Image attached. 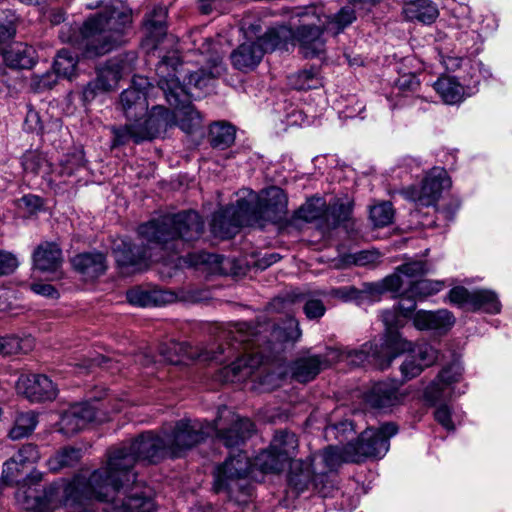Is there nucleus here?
<instances>
[{"mask_svg":"<svg viewBox=\"0 0 512 512\" xmlns=\"http://www.w3.org/2000/svg\"><path fill=\"white\" fill-rule=\"evenodd\" d=\"M290 84L297 90H309L321 86V80L318 77L317 69L311 68L292 75Z\"/></svg>","mask_w":512,"mask_h":512,"instance_id":"nucleus-49","label":"nucleus"},{"mask_svg":"<svg viewBox=\"0 0 512 512\" xmlns=\"http://www.w3.org/2000/svg\"><path fill=\"white\" fill-rule=\"evenodd\" d=\"M33 262L42 272L57 273L62 265V251L54 242L42 243L33 253Z\"/></svg>","mask_w":512,"mask_h":512,"instance_id":"nucleus-32","label":"nucleus"},{"mask_svg":"<svg viewBox=\"0 0 512 512\" xmlns=\"http://www.w3.org/2000/svg\"><path fill=\"white\" fill-rule=\"evenodd\" d=\"M13 457L26 465L36 463L40 458V454L36 445L26 444L23 445Z\"/></svg>","mask_w":512,"mask_h":512,"instance_id":"nucleus-64","label":"nucleus"},{"mask_svg":"<svg viewBox=\"0 0 512 512\" xmlns=\"http://www.w3.org/2000/svg\"><path fill=\"white\" fill-rule=\"evenodd\" d=\"M251 466L248 456L241 451L236 456H229L222 465L216 468L215 491H226L229 497H232L234 489L243 488L240 482L250 472Z\"/></svg>","mask_w":512,"mask_h":512,"instance_id":"nucleus-15","label":"nucleus"},{"mask_svg":"<svg viewBox=\"0 0 512 512\" xmlns=\"http://www.w3.org/2000/svg\"><path fill=\"white\" fill-rule=\"evenodd\" d=\"M143 247L133 246L131 243L122 241L114 248V255L117 264L122 268H131L132 272L141 271L148 267L149 261L154 254Z\"/></svg>","mask_w":512,"mask_h":512,"instance_id":"nucleus-26","label":"nucleus"},{"mask_svg":"<svg viewBox=\"0 0 512 512\" xmlns=\"http://www.w3.org/2000/svg\"><path fill=\"white\" fill-rule=\"evenodd\" d=\"M417 298V296H414L410 292V288H408L400 295V300L395 307L403 317L409 318L416 308Z\"/></svg>","mask_w":512,"mask_h":512,"instance_id":"nucleus-62","label":"nucleus"},{"mask_svg":"<svg viewBox=\"0 0 512 512\" xmlns=\"http://www.w3.org/2000/svg\"><path fill=\"white\" fill-rule=\"evenodd\" d=\"M482 310L486 313L497 314L501 310V303L497 294L488 289L473 291L471 311Z\"/></svg>","mask_w":512,"mask_h":512,"instance_id":"nucleus-44","label":"nucleus"},{"mask_svg":"<svg viewBox=\"0 0 512 512\" xmlns=\"http://www.w3.org/2000/svg\"><path fill=\"white\" fill-rule=\"evenodd\" d=\"M315 473L311 464H305L300 460H295L290 465V472L288 476L289 487L297 493H301L313 485L318 489L320 485H315Z\"/></svg>","mask_w":512,"mask_h":512,"instance_id":"nucleus-35","label":"nucleus"},{"mask_svg":"<svg viewBox=\"0 0 512 512\" xmlns=\"http://www.w3.org/2000/svg\"><path fill=\"white\" fill-rule=\"evenodd\" d=\"M104 480L93 485L91 476L87 480L76 476L72 481L51 484L43 496H26L25 508L33 512H53L62 506L68 512H155V504L149 497L131 493L127 499L111 491Z\"/></svg>","mask_w":512,"mask_h":512,"instance_id":"nucleus-2","label":"nucleus"},{"mask_svg":"<svg viewBox=\"0 0 512 512\" xmlns=\"http://www.w3.org/2000/svg\"><path fill=\"white\" fill-rule=\"evenodd\" d=\"M450 185L451 181L446 170L434 167L426 174L420 185L405 188L401 190V194L417 206L430 207L437 203L442 191Z\"/></svg>","mask_w":512,"mask_h":512,"instance_id":"nucleus-12","label":"nucleus"},{"mask_svg":"<svg viewBox=\"0 0 512 512\" xmlns=\"http://www.w3.org/2000/svg\"><path fill=\"white\" fill-rule=\"evenodd\" d=\"M351 455L348 444L342 448L336 446H329L322 452L316 453L312 456L311 466L314 470L315 485L324 486V479L327 474L336 471L343 463L352 462L348 459Z\"/></svg>","mask_w":512,"mask_h":512,"instance_id":"nucleus-20","label":"nucleus"},{"mask_svg":"<svg viewBox=\"0 0 512 512\" xmlns=\"http://www.w3.org/2000/svg\"><path fill=\"white\" fill-rule=\"evenodd\" d=\"M17 390L29 400L39 402L52 400L56 397L57 389L45 375H22L17 381Z\"/></svg>","mask_w":512,"mask_h":512,"instance_id":"nucleus-22","label":"nucleus"},{"mask_svg":"<svg viewBox=\"0 0 512 512\" xmlns=\"http://www.w3.org/2000/svg\"><path fill=\"white\" fill-rule=\"evenodd\" d=\"M96 419V408L89 403H76L71 405L59 421V431L65 435H72L82 430L88 423Z\"/></svg>","mask_w":512,"mask_h":512,"instance_id":"nucleus-24","label":"nucleus"},{"mask_svg":"<svg viewBox=\"0 0 512 512\" xmlns=\"http://www.w3.org/2000/svg\"><path fill=\"white\" fill-rule=\"evenodd\" d=\"M262 27V21L260 19H254L252 15L245 16L241 22V29L248 41H254L253 38H256L255 41H258V38L262 36L260 35Z\"/></svg>","mask_w":512,"mask_h":512,"instance_id":"nucleus-61","label":"nucleus"},{"mask_svg":"<svg viewBox=\"0 0 512 512\" xmlns=\"http://www.w3.org/2000/svg\"><path fill=\"white\" fill-rule=\"evenodd\" d=\"M24 467V464L12 456L3 464L2 481L8 485L18 483L23 474Z\"/></svg>","mask_w":512,"mask_h":512,"instance_id":"nucleus-55","label":"nucleus"},{"mask_svg":"<svg viewBox=\"0 0 512 512\" xmlns=\"http://www.w3.org/2000/svg\"><path fill=\"white\" fill-rule=\"evenodd\" d=\"M303 311L309 320H318L324 316L326 307L322 300L314 297H307L305 298Z\"/></svg>","mask_w":512,"mask_h":512,"instance_id":"nucleus-60","label":"nucleus"},{"mask_svg":"<svg viewBox=\"0 0 512 512\" xmlns=\"http://www.w3.org/2000/svg\"><path fill=\"white\" fill-rule=\"evenodd\" d=\"M84 166V154L82 151H78L72 154H68L61 161L57 174L60 177H70L74 175L76 171Z\"/></svg>","mask_w":512,"mask_h":512,"instance_id":"nucleus-53","label":"nucleus"},{"mask_svg":"<svg viewBox=\"0 0 512 512\" xmlns=\"http://www.w3.org/2000/svg\"><path fill=\"white\" fill-rule=\"evenodd\" d=\"M434 89L446 104H456L462 101L464 89L452 77H441L434 83Z\"/></svg>","mask_w":512,"mask_h":512,"instance_id":"nucleus-42","label":"nucleus"},{"mask_svg":"<svg viewBox=\"0 0 512 512\" xmlns=\"http://www.w3.org/2000/svg\"><path fill=\"white\" fill-rule=\"evenodd\" d=\"M398 428L388 422L378 428L365 429L355 442H349L352 463H360L367 458H382L389 450L391 437L396 435Z\"/></svg>","mask_w":512,"mask_h":512,"instance_id":"nucleus-10","label":"nucleus"},{"mask_svg":"<svg viewBox=\"0 0 512 512\" xmlns=\"http://www.w3.org/2000/svg\"><path fill=\"white\" fill-rule=\"evenodd\" d=\"M292 18H298L299 25L293 32L300 52L306 58H313L325 51L326 40L323 36L325 25L322 23V7L307 6L293 11Z\"/></svg>","mask_w":512,"mask_h":512,"instance_id":"nucleus-8","label":"nucleus"},{"mask_svg":"<svg viewBox=\"0 0 512 512\" xmlns=\"http://www.w3.org/2000/svg\"><path fill=\"white\" fill-rule=\"evenodd\" d=\"M71 263L78 273L89 280L98 278L107 269L106 256L97 251L77 254L72 258Z\"/></svg>","mask_w":512,"mask_h":512,"instance_id":"nucleus-30","label":"nucleus"},{"mask_svg":"<svg viewBox=\"0 0 512 512\" xmlns=\"http://www.w3.org/2000/svg\"><path fill=\"white\" fill-rule=\"evenodd\" d=\"M262 364V356L252 354L238 357L231 364L219 371V379L223 382H240L248 379Z\"/></svg>","mask_w":512,"mask_h":512,"instance_id":"nucleus-28","label":"nucleus"},{"mask_svg":"<svg viewBox=\"0 0 512 512\" xmlns=\"http://www.w3.org/2000/svg\"><path fill=\"white\" fill-rule=\"evenodd\" d=\"M250 210L251 204L246 199H239L236 205L220 209L213 215L211 232L226 239L234 236L242 226H254L255 216L249 214Z\"/></svg>","mask_w":512,"mask_h":512,"instance_id":"nucleus-13","label":"nucleus"},{"mask_svg":"<svg viewBox=\"0 0 512 512\" xmlns=\"http://www.w3.org/2000/svg\"><path fill=\"white\" fill-rule=\"evenodd\" d=\"M133 23V10L122 0H112L81 26L83 54L103 56L126 42Z\"/></svg>","mask_w":512,"mask_h":512,"instance_id":"nucleus-4","label":"nucleus"},{"mask_svg":"<svg viewBox=\"0 0 512 512\" xmlns=\"http://www.w3.org/2000/svg\"><path fill=\"white\" fill-rule=\"evenodd\" d=\"M144 117L143 121L140 120L121 127L113 126L111 128L114 135L113 146L123 145L130 140L135 143L152 140L173 126L171 112L161 105L153 106Z\"/></svg>","mask_w":512,"mask_h":512,"instance_id":"nucleus-9","label":"nucleus"},{"mask_svg":"<svg viewBox=\"0 0 512 512\" xmlns=\"http://www.w3.org/2000/svg\"><path fill=\"white\" fill-rule=\"evenodd\" d=\"M463 367L453 363L443 368L437 377L426 387L424 398L430 404L445 400L455 393L454 384L461 381Z\"/></svg>","mask_w":512,"mask_h":512,"instance_id":"nucleus-17","label":"nucleus"},{"mask_svg":"<svg viewBox=\"0 0 512 512\" xmlns=\"http://www.w3.org/2000/svg\"><path fill=\"white\" fill-rule=\"evenodd\" d=\"M165 16L166 12L163 8L154 9L151 14L146 16V38L143 44L149 50L158 49L159 44L166 37Z\"/></svg>","mask_w":512,"mask_h":512,"instance_id":"nucleus-33","label":"nucleus"},{"mask_svg":"<svg viewBox=\"0 0 512 512\" xmlns=\"http://www.w3.org/2000/svg\"><path fill=\"white\" fill-rule=\"evenodd\" d=\"M21 163L27 174L34 176L41 174L49 184L56 183V176L50 174L51 165L42 153L28 151L23 155Z\"/></svg>","mask_w":512,"mask_h":512,"instance_id":"nucleus-37","label":"nucleus"},{"mask_svg":"<svg viewBox=\"0 0 512 512\" xmlns=\"http://www.w3.org/2000/svg\"><path fill=\"white\" fill-rule=\"evenodd\" d=\"M235 127L226 122H216L209 130V142L213 148L224 150L235 141Z\"/></svg>","mask_w":512,"mask_h":512,"instance_id":"nucleus-40","label":"nucleus"},{"mask_svg":"<svg viewBox=\"0 0 512 512\" xmlns=\"http://www.w3.org/2000/svg\"><path fill=\"white\" fill-rule=\"evenodd\" d=\"M251 204L249 214L255 216V225L264 227L266 222H278L282 220L287 212V196L284 191L272 186L266 189L261 196L250 194L246 199Z\"/></svg>","mask_w":512,"mask_h":512,"instance_id":"nucleus-11","label":"nucleus"},{"mask_svg":"<svg viewBox=\"0 0 512 512\" xmlns=\"http://www.w3.org/2000/svg\"><path fill=\"white\" fill-rule=\"evenodd\" d=\"M356 19L355 10L351 5L343 6L337 13L332 16L326 15L322 8V23L325 29L334 35L342 32Z\"/></svg>","mask_w":512,"mask_h":512,"instance_id":"nucleus-39","label":"nucleus"},{"mask_svg":"<svg viewBox=\"0 0 512 512\" xmlns=\"http://www.w3.org/2000/svg\"><path fill=\"white\" fill-rule=\"evenodd\" d=\"M5 63L16 69H29L34 65V49L22 43L15 44L4 52Z\"/></svg>","mask_w":512,"mask_h":512,"instance_id":"nucleus-38","label":"nucleus"},{"mask_svg":"<svg viewBox=\"0 0 512 512\" xmlns=\"http://www.w3.org/2000/svg\"><path fill=\"white\" fill-rule=\"evenodd\" d=\"M403 14L409 21L431 24L439 16V10L431 0H414L404 5Z\"/></svg>","mask_w":512,"mask_h":512,"instance_id":"nucleus-34","label":"nucleus"},{"mask_svg":"<svg viewBox=\"0 0 512 512\" xmlns=\"http://www.w3.org/2000/svg\"><path fill=\"white\" fill-rule=\"evenodd\" d=\"M410 279L408 281V285L410 288V292L417 296L418 298H426L428 296L434 295L441 290L444 289L445 283L443 281L438 280H429V279H421V280H415Z\"/></svg>","mask_w":512,"mask_h":512,"instance_id":"nucleus-47","label":"nucleus"},{"mask_svg":"<svg viewBox=\"0 0 512 512\" xmlns=\"http://www.w3.org/2000/svg\"><path fill=\"white\" fill-rule=\"evenodd\" d=\"M166 455L169 452L164 434L158 435L152 431L142 433L131 443L111 450L106 466L91 474V482L100 485L104 480L110 485L111 491L127 499L130 494H127L124 487L135 481L132 469L136 462L158 463Z\"/></svg>","mask_w":512,"mask_h":512,"instance_id":"nucleus-3","label":"nucleus"},{"mask_svg":"<svg viewBox=\"0 0 512 512\" xmlns=\"http://www.w3.org/2000/svg\"><path fill=\"white\" fill-rule=\"evenodd\" d=\"M80 459L81 449L65 447L48 460V467L51 471L56 472L62 468L76 465Z\"/></svg>","mask_w":512,"mask_h":512,"instance_id":"nucleus-45","label":"nucleus"},{"mask_svg":"<svg viewBox=\"0 0 512 512\" xmlns=\"http://www.w3.org/2000/svg\"><path fill=\"white\" fill-rule=\"evenodd\" d=\"M135 52H127L108 59L97 69L96 80L104 91H111L117 87L124 74L130 72L136 62Z\"/></svg>","mask_w":512,"mask_h":512,"instance_id":"nucleus-18","label":"nucleus"},{"mask_svg":"<svg viewBox=\"0 0 512 512\" xmlns=\"http://www.w3.org/2000/svg\"><path fill=\"white\" fill-rule=\"evenodd\" d=\"M151 84L144 76H134L129 88L122 91L119 107L130 123H136L146 116L148 111V89Z\"/></svg>","mask_w":512,"mask_h":512,"instance_id":"nucleus-16","label":"nucleus"},{"mask_svg":"<svg viewBox=\"0 0 512 512\" xmlns=\"http://www.w3.org/2000/svg\"><path fill=\"white\" fill-rule=\"evenodd\" d=\"M289 464L291 462L288 459L268 448L255 458L253 465L264 473H279Z\"/></svg>","mask_w":512,"mask_h":512,"instance_id":"nucleus-43","label":"nucleus"},{"mask_svg":"<svg viewBox=\"0 0 512 512\" xmlns=\"http://www.w3.org/2000/svg\"><path fill=\"white\" fill-rule=\"evenodd\" d=\"M197 49L202 55H206L208 69L202 67L192 71L183 67L177 51L163 56L156 66L158 86L167 102L175 109L171 113L173 125H178L186 133H191L201 124V115L191 103V90H203L212 79L220 77L226 71L218 42L205 38Z\"/></svg>","mask_w":512,"mask_h":512,"instance_id":"nucleus-1","label":"nucleus"},{"mask_svg":"<svg viewBox=\"0 0 512 512\" xmlns=\"http://www.w3.org/2000/svg\"><path fill=\"white\" fill-rule=\"evenodd\" d=\"M31 347L30 339H20L16 336L0 337V354L10 356L19 352H26Z\"/></svg>","mask_w":512,"mask_h":512,"instance_id":"nucleus-52","label":"nucleus"},{"mask_svg":"<svg viewBox=\"0 0 512 512\" xmlns=\"http://www.w3.org/2000/svg\"><path fill=\"white\" fill-rule=\"evenodd\" d=\"M405 356L400 366V371L404 380H410L417 377L422 371L433 365L438 357V352L431 345L422 343L411 349Z\"/></svg>","mask_w":512,"mask_h":512,"instance_id":"nucleus-21","label":"nucleus"},{"mask_svg":"<svg viewBox=\"0 0 512 512\" xmlns=\"http://www.w3.org/2000/svg\"><path fill=\"white\" fill-rule=\"evenodd\" d=\"M37 425V416L34 412L21 413L17 416L9 436L13 440H19L29 436Z\"/></svg>","mask_w":512,"mask_h":512,"instance_id":"nucleus-46","label":"nucleus"},{"mask_svg":"<svg viewBox=\"0 0 512 512\" xmlns=\"http://www.w3.org/2000/svg\"><path fill=\"white\" fill-rule=\"evenodd\" d=\"M276 337L284 342H295L301 337L299 322L294 317H289L283 326L275 329Z\"/></svg>","mask_w":512,"mask_h":512,"instance_id":"nucleus-56","label":"nucleus"},{"mask_svg":"<svg viewBox=\"0 0 512 512\" xmlns=\"http://www.w3.org/2000/svg\"><path fill=\"white\" fill-rule=\"evenodd\" d=\"M254 331L246 322L235 323L229 329L221 332L219 343L209 348L192 347L185 342L170 340L161 344V358L173 365L187 364V361L199 360L223 364L234 356L240 349L246 351L244 344L251 341Z\"/></svg>","mask_w":512,"mask_h":512,"instance_id":"nucleus-5","label":"nucleus"},{"mask_svg":"<svg viewBox=\"0 0 512 512\" xmlns=\"http://www.w3.org/2000/svg\"><path fill=\"white\" fill-rule=\"evenodd\" d=\"M394 218V209L390 202H381L370 208V219L375 227L390 225Z\"/></svg>","mask_w":512,"mask_h":512,"instance_id":"nucleus-51","label":"nucleus"},{"mask_svg":"<svg viewBox=\"0 0 512 512\" xmlns=\"http://www.w3.org/2000/svg\"><path fill=\"white\" fill-rule=\"evenodd\" d=\"M263 56L264 52L258 41H246L231 52L230 60L235 69L248 72L259 65Z\"/></svg>","mask_w":512,"mask_h":512,"instance_id":"nucleus-29","label":"nucleus"},{"mask_svg":"<svg viewBox=\"0 0 512 512\" xmlns=\"http://www.w3.org/2000/svg\"><path fill=\"white\" fill-rule=\"evenodd\" d=\"M404 396L399 392L397 382L390 380L374 384L367 392L365 401L372 408L383 409L401 403Z\"/></svg>","mask_w":512,"mask_h":512,"instance_id":"nucleus-27","label":"nucleus"},{"mask_svg":"<svg viewBox=\"0 0 512 512\" xmlns=\"http://www.w3.org/2000/svg\"><path fill=\"white\" fill-rule=\"evenodd\" d=\"M225 260L222 255L202 252L198 255L196 263L209 265L213 273H224L223 263Z\"/></svg>","mask_w":512,"mask_h":512,"instance_id":"nucleus-63","label":"nucleus"},{"mask_svg":"<svg viewBox=\"0 0 512 512\" xmlns=\"http://www.w3.org/2000/svg\"><path fill=\"white\" fill-rule=\"evenodd\" d=\"M127 300L130 304L139 307H148L156 305V298L150 292L133 288L127 292Z\"/></svg>","mask_w":512,"mask_h":512,"instance_id":"nucleus-58","label":"nucleus"},{"mask_svg":"<svg viewBox=\"0 0 512 512\" xmlns=\"http://www.w3.org/2000/svg\"><path fill=\"white\" fill-rule=\"evenodd\" d=\"M204 231L200 215L192 210L166 214L138 228L139 235L160 250L179 253L185 243L198 240Z\"/></svg>","mask_w":512,"mask_h":512,"instance_id":"nucleus-7","label":"nucleus"},{"mask_svg":"<svg viewBox=\"0 0 512 512\" xmlns=\"http://www.w3.org/2000/svg\"><path fill=\"white\" fill-rule=\"evenodd\" d=\"M332 364L336 362H346L348 365L358 367L363 365L365 362L374 363L379 369L383 370L387 368L392 360L396 357V354H392L389 350H386L381 345V349L375 344H364L360 349H338L329 348Z\"/></svg>","mask_w":512,"mask_h":512,"instance_id":"nucleus-14","label":"nucleus"},{"mask_svg":"<svg viewBox=\"0 0 512 512\" xmlns=\"http://www.w3.org/2000/svg\"><path fill=\"white\" fill-rule=\"evenodd\" d=\"M254 432V424L247 418H233V424L227 429H218V422H200L183 419L175 424L170 434L164 433L166 445L171 457L181 454L207 437L216 434L217 438L228 448L238 447Z\"/></svg>","mask_w":512,"mask_h":512,"instance_id":"nucleus-6","label":"nucleus"},{"mask_svg":"<svg viewBox=\"0 0 512 512\" xmlns=\"http://www.w3.org/2000/svg\"><path fill=\"white\" fill-rule=\"evenodd\" d=\"M353 423L349 420L341 421L337 424L329 425L325 428V436L330 439L334 437L339 442L348 440L354 434Z\"/></svg>","mask_w":512,"mask_h":512,"instance_id":"nucleus-57","label":"nucleus"},{"mask_svg":"<svg viewBox=\"0 0 512 512\" xmlns=\"http://www.w3.org/2000/svg\"><path fill=\"white\" fill-rule=\"evenodd\" d=\"M77 59L69 50L62 49L58 52L53 68L58 76L71 78L76 69Z\"/></svg>","mask_w":512,"mask_h":512,"instance_id":"nucleus-48","label":"nucleus"},{"mask_svg":"<svg viewBox=\"0 0 512 512\" xmlns=\"http://www.w3.org/2000/svg\"><path fill=\"white\" fill-rule=\"evenodd\" d=\"M406 319L395 306L382 312V321L386 328V336L382 346L392 354L397 355L410 347V343L404 340L397 331L404 326Z\"/></svg>","mask_w":512,"mask_h":512,"instance_id":"nucleus-23","label":"nucleus"},{"mask_svg":"<svg viewBox=\"0 0 512 512\" xmlns=\"http://www.w3.org/2000/svg\"><path fill=\"white\" fill-rule=\"evenodd\" d=\"M269 448L272 452H276L292 463L298 448V439L292 432L278 431L275 433Z\"/></svg>","mask_w":512,"mask_h":512,"instance_id":"nucleus-41","label":"nucleus"},{"mask_svg":"<svg viewBox=\"0 0 512 512\" xmlns=\"http://www.w3.org/2000/svg\"><path fill=\"white\" fill-rule=\"evenodd\" d=\"M454 322L453 314L446 309L434 312L420 310L413 317V324L418 330H447Z\"/></svg>","mask_w":512,"mask_h":512,"instance_id":"nucleus-31","label":"nucleus"},{"mask_svg":"<svg viewBox=\"0 0 512 512\" xmlns=\"http://www.w3.org/2000/svg\"><path fill=\"white\" fill-rule=\"evenodd\" d=\"M473 291L462 286H456L449 291L448 297L451 303L468 310H471Z\"/></svg>","mask_w":512,"mask_h":512,"instance_id":"nucleus-59","label":"nucleus"},{"mask_svg":"<svg viewBox=\"0 0 512 512\" xmlns=\"http://www.w3.org/2000/svg\"><path fill=\"white\" fill-rule=\"evenodd\" d=\"M326 212L325 201L318 197L308 200L297 211V218L306 222H312L321 218Z\"/></svg>","mask_w":512,"mask_h":512,"instance_id":"nucleus-50","label":"nucleus"},{"mask_svg":"<svg viewBox=\"0 0 512 512\" xmlns=\"http://www.w3.org/2000/svg\"><path fill=\"white\" fill-rule=\"evenodd\" d=\"M335 296L344 301H355L358 305L373 299L369 284L366 285L364 290H358L354 287L339 288L335 291Z\"/></svg>","mask_w":512,"mask_h":512,"instance_id":"nucleus-54","label":"nucleus"},{"mask_svg":"<svg viewBox=\"0 0 512 512\" xmlns=\"http://www.w3.org/2000/svg\"><path fill=\"white\" fill-rule=\"evenodd\" d=\"M293 39V31L286 25L269 27L267 31L258 38L264 54L276 49H286L289 41Z\"/></svg>","mask_w":512,"mask_h":512,"instance_id":"nucleus-36","label":"nucleus"},{"mask_svg":"<svg viewBox=\"0 0 512 512\" xmlns=\"http://www.w3.org/2000/svg\"><path fill=\"white\" fill-rule=\"evenodd\" d=\"M426 273V263L423 261L418 260L404 263L398 266L392 275L385 277L382 282L369 284L371 296L375 298L386 291L396 292L406 284L403 277L408 282L410 279L423 276Z\"/></svg>","mask_w":512,"mask_h":512,"instance_id":"nucleus-19","label":"nucleus"},{"mask_svg":"<svg viewBox=\"0 0 512 512\" xmlns=\"http://www.w3.org/2000/svg\"><path fill=\"white\" fill-rule=\"evenodd\" d=\"M331 365L330 349H327L323 355H307L296 359L291 365V374L296 381L307 383Z\"/></svg>","mask_w":512,"mask_h":512,"instance_id":"nucleus-25","label":"nucleus"}]
</instances>
